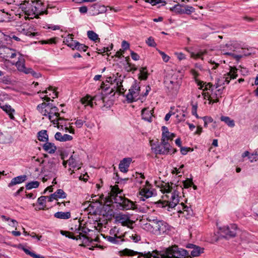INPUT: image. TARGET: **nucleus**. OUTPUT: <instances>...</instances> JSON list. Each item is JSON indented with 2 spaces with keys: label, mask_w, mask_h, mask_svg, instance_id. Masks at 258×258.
<instances>
[{
  "label": "nucleus",
  "mask_w": 258,
  "mask_h": 258,
  "mask_svg": "<svg viewBox=\"0 0 258 258\" xmlns=\"http://www.w3.org/2000/svg\"><path fill=\"white\" fill-rule=\"evenodd\" d=\"M111 192H108V195H110V198L108 197L105 198L107 201L109 202L114 203L117 204V206L119 205V208H118L117 210H136L135 207L134 203L126 199H122L121 197H118L117 195L114 196V194H118L120 193L119 188L117 185L114 186L110 185Z\"/></svg>",
  "instance_id": "f257e3e1"
},
{
  "label": "nucleus",
  "mask_w": 258,
  "mask_h": 258,
  "mask_svg": "<svg viewBox=\"0 0 258 258\" xmlns=\"http://www.w3.org/2000/svg\"><path fill=\"white\" fill-rule=\"evenodd\" d=\"M89 214L90 215H102L107 220H111L114 218L115 223H120L122 226H125L126 223L130 221V216L128 214L119 213L115 214L114 211H90Z\"/></svg>",
  "instance_id": "f03ea898"
},
{
  "label": "nucleus",
  "mask_w": 258,
  "mask_h": 258,
  "mask_svg": "<svg viewBox=\"0 0 258 258\" xmlns=\"http://www.w3.org/2000/svg\"><path fill=\"white\" fill-rule=\"evenodd\" d=\"M156 258H185L188 256L189 252L177 245L168 248L165 252L161 253L157 250H154Z\"/></svg>",
  "instance_id": "7ed1b4c3"
},
{
  "label": "nucleus",
  "mask_w": 258,
  "mask_h": 258,
  "mask_svg": "<svg viewBox=\"0 0 258 258\" xmlns=\"http://www.w3.org/2000/svg\"><path fill=\"white\" fill-rule=\"evenodd\" d=\"M40 4L38 2H34L25 0L23 3L19 5V9H21L25 15L33 16L35 18H38V16L44 14V11L40 9Z\"/></svg>",
  "instance_id": "20e7f679"
},
{
  "label": "nucleus",
  "mask_w": 258,
  "mask_h": 258,
  "mask_svg": "<svg viewBox=\"0 0 258 258\" xmlns=\"http://www.w3.org/2000/svg\"><path fill=\"white\" fill-rule=\"evenodd\" d=\"M171 184H173L172 183H171ZM165 188V192L166 193L171 192L172 190L173 189V192L172 193L171 198L170 199V201L169 202H167V204L164 205V203H161L159 204V206L161 207L162 208L165 207L167 205H168L169 208H174L177 204L179 202V192L177 191V188L174 189L176 187L178 186V185L175 184L174 186L173 187L172 185H170L169 183H166Z\"/></svg>",
  "instance_id": "39448f33"
},
{
  "label": "nucleus",
  "mask_w": 258,
  "mask_h": 258,
  "mask_svg": "<svg viewBox=\"0 0 258 258\" xmlns=\"http://www.w3.org/2000/svg\"><path fill=\"white\" fill-rule=\"evenodd\" d=\"M152 150L156 155L173 154L177 152V150L172 147H167L163 145L152 144Z\"/></svg>",
  "instance_id": "423d86ee"
},
{
  "label": "nucleus",
  "mask_w": 258,
  "mask_h": 258,
  "mask_svg": "<svg viewBox=\"0 0 258 258\" xmlns=\"http://www.w3.org/2000/svg\"><path fill=\"white\" fill-rule=\"evenodd\" d=\"M237 69L236 68L230 67V70L229 72L227 73L226 75H225L226 76L224 77L221 79H218L217 83L214 85V87L216 89H217L223 85H224L225 83H226L227 84H228L230 80L235 79L237 76Z\"/></svg>",
  "instance_id": "0eeeda50"
},
{
  "label": "nucleus",
  "mask_w": 258,
  "mask_h": 258,
  "mask_svg": "<svg viewBox=\"0 0 258 258\" xmlns=\"http://www.w3.org/2000/svg\"><path fill=\"white\" fill-rule=\"evenodd\" d=\"M140 91V87L137 84L136 81L135 83L132 85L131 88L129 89L128 93L126 95V101L128 103H133L137 100V97Z\"/></svg>",
  "instance_id": "6e6552de"
},
{
  "label": "nucleus",
  "mask_w": 258,
  "mask_h": 258,
  "mask_svg": "<svg viewBox=\"0 0 258 258\" xmlns=\"http://www.w3.org/2000/svg\"><path fill=\"white\" fill-rule=\"evenodd\" d=\"M220 230L227 237H234L236 235L237 226L235 224H231L229 225L224 226L221 227Z\"/></svg>",
  "instance_id": "1a4fd4ad"
},
{
  "label": "nucleus",
  "mask_w": 258,
  "mask_h": 258,
  "mask_svg": "<svg viewBox=\"0 0 258 258\" xmlns=\"http://www.w3.org/2000/svg\"><path fill=\"white\" fill-rule=\"evenodd\" d=\"M123 253L125 255L134 256L136 255L137 254H140L144 257L146 258H156V256H154L155 255L154 251H153L152 252L149 251L148 252H139L138 251H134L133 250L129 249H125L123 250Z\"/></svg>",
  "instance_id": "9d476101"
},
{
  "label": "nucleus",
  "mask_w": 258,
  "mask_h": 258,
  "mask_svg": "<svg viewBox=\"0 0 258 258\" xmlns=\"http://www.w3.org/2000/svg\"><path fill=\"white\" fill-rule=\"evenodd\" d=\"M186 247L192 249L190 251V255L188 254L189 257H196L199 256L202 253L204 252V248L199 246H197L194 244L188 243L186 245Z\"/></svg>",
  "instance_id": "9b49d317"
},
{
  "label": "nucleus",
  "mask_w": 258,
  "mask_h": 258,
  "mask_svg": "<svg viewBox=\"0 0 258 258\" xmlns=\"http://www.w3.org/2000/svg\"><path fill=\"white\" fill-rule=\"evenodd\" d=\"M132 161V159L130 157L123 158L119 164V170L122 172L126 173Z\"/></svg>",
  "instance_id": "f8f14e48"
},
{
  "label": "nucleus",
  "mask_w": 258,
  "mask_h": 258,
  "mask_svg": "<svg viewBox=\"0 0 258 258\" xmlns=\"http://www.w3.org/2000/svg\"><path fill=\"white\" fill-rule=\"evenodd\" d=\"M48 106V108H50L49 111H51V114H53L54 113H56V112H58V108L54 105L52 103H45L43 102L38 104L37 106V110L42 111V108H45V107Z\"/></svg>",
  "instance_id": "ddd939ff"
},
{
  "label": "nucleus",
  "mask_w": 258,
  "mask_h": 258,
  "mask_svg": "<svg viewBox=\"0 0 258 258\" xmlns=\"http://www.w3.org/2000/svg\"><path fill=\"white\" fill-rule=\"evenodd\" d=\"M27 176L26 175H20L13 178L11 182L9 183L8 186L11 187L12 186L17 184L21 183L24 182L27 179Z\"/></svg>",
  "instance_id": "4468645a"
},
{
  "label": "nucleus",
  "mask_w": 258,
  "mask_h": 258,
  "mask_svg": "<svg viewBox=\"0 0 258 258\" xmlns=\"http://www.w3.org/2000/svg\"><path fill=\"white\" fill-rule=\"evenodd\" d=\"M43 149L49 154H53L57 149L56 146L54 143L46 142V143L42 146Z\"/></svg>",
  "instance_id": "2eb2a0df"
},
{
  "label": "nucleus",
  "mask_w": 258,
  "mask_h": 258,
  "mask_svg": "<svg viewBox=\"0 0 258 258\" xmlns=\"http://www.w3.org/2000/svg\"><path fill=\"white\" fill-rule=\"evenodd\" d=\"M159 227L158 232V235H160L164 233H168L169 231V226L165 222L161 220L159 221Z\"/></svg>",
  "instance_id": "dca6fc26"
},
{
  "label": "nucleus",
  "mask_w": 258,
  "mask_h": 258,
  "mask_svg": "<svg viewBox=\"0 0 258 258\" xmlns=\"http://www.w3.org/2000/svg\"><path fill=\"white\" fill-rule=\"evenodd\" d=\"M0 107L8 114L11 119L14 120L15 117L13 115V113L15 112L14 109L12 108L11 106L8 104L0 105Z\"/></svg>",
  "instance_id": "f3484780"
},
{
  "label": "nucleus",
  "mask_w": 258,
  "mask_h": 258,
  "mask_svg": "<svg viewBox=\"0 0 258 258\" xmlns=\"http://www.w3.org/2000/svg\"><path fill=\"white\" fill-rule=\"evenodd\" d=\"M139 79L140 80H147L149 75L147 67H141L139 69Z\"/></svg>",
  "instance_id": "a211bd4d"
},
{
  "label": "nucleus",
  "mask_w": 258,
  "mask_h": 258,
  "mask_svg": "<svg viewBox=\"0 0 258 258\" xmlns=\"http://www.w3.org/2000/svg\"><path fill=\"white\" fill-rule=\"evenodd\" d=\"M113 83L116 84V86L114 87V89L116 88V91L118 93L119 95L123 94L124 89L122 88L123 86L121 80L115 78L113 79Z\"/></svg>",
  "instance_id": "6ab92c4d"
},
{
  "label": "nucleus",
  "mask_w": 258,
  "mask_h": 258,
  "mask_svg": "<svg viewBox=\"0 0 258 258\" xmlns=\"http://www.w3.org/2000/svg\"><path fill=\"white\" fill-rule=\"evenodd\" d=\"M37 139L41 142L48 141V135L46 130H42L37 133Z\"/></svg>",
  "instance_id": "aec40b11"
},
{
  "label": "nucleus",
  "mask_w": 258,
  "mask_h": 258,
  "mask_svg": "<svg viewBox=\"0 0 258 258\" xmlns=\"http://www.w3.org/2000/svg\"><path fill=\"white\" fill-rule=\"evenodd\" d=\"M142 118L149 122L152 121V113L150 110L147 108H144L142 110Z\"/></svg>",
  "instance_id": "412c9836"
},
{
  "label": "nucleus",
  "mask_w": 258,
  "mask_h": 258,
  "mask_svg": "<svg viewBox=\"0 0 258 258\" xmlns=\"http://www.w3.org/2000/svg\"><path fill=\"white\" fill-rule=\"evenodd\" d=\"M20 55L15 66L19 71L22 72L25 69V59L21 54H20Z\"/></svg>",
  "instance_id": "4be33fe9"
},
{
  "label": "nucleus",
  "mask_w": 258,
  "mask_h": 258,
  "mask_svg": "<svg viewBox=\"0 0 258 258\" xmlns=\"http://www.w3.org/2000/svg\"><path fill=\"white\" fill-rule=\"evenodd\" d=\"M195 9L190 6L182 5L181 14L189 15L195 12Z\"/></svg>",
  "instance_id": "5701e85b"
},
{
  "label": "nucleus",
  "mask_w": 258,
  "mask_h": 258,
  "mask_svg": "<svg viewBox=\"0 0 258 258\" xmlns=\"http://www.w3.org/2000/svg\"><path fill=\"white\" fill-rule=\"evenodd\" d=\"M54 216L56 218L61 219H68L71 217V213L70 212H57L54 214Z\"/></svg>",
  "instance_id": "b1692460"
},
{
  "label": "nucleus",
  "mask_w": 258,
  "mask_h": 258,
  "mask_svg": "<svg viewBox=\"0 0 258 258\" xmlns=\"http://www.w3.org/2000/svg\"><path fill=\"white\" fill-rule=\"evenodd\" d=\"M1 218L3 221L10 222L9 225L13 227L16 228L18 225V223L16 220L11 219L10 218L8 217L5 215L1 216Z\"/></svg>",
  "instance_id": "393cba45"
},
{
  "label": "nucleus",
  "mask_w": 258,
  "mask_h": 258,
  "mask_svg": "<svg viewBox=\"0 0 258 258\" xmlns=\"http://www.w3.org/2000/svg\"><path fill=\"white\" fill-rule=\"evenodd\" d=\"M220 119L221 121H224L229 127H233L235 126L234 121L228 116H222Z\"/></svg>",
  "instance_id": "a878e982"
},
{
  "label": "nucleus",
  "mask_w": 258,
  "mask_h": 258,
  "mask_svg": "<svg viewBox=\"0 0 258 258\" xmlns=\"http://www.w3.org/2000/svg\"><path fill=\"white\" fill-rule=\"evenodd\" d=\"M170 139V137L169 136H162L161 142H156V143H154L153 144L163 145L167 147H172L168 142V140Z\"/></svg>",
  "instance_id": "bb28decb"
},
{
  "label": "nucleus",
  "mask_w": 258,
  "mask_h": 258,
  "mask_svg": "<svg viewBox=\"0 0 258 258\" xmlns=\"http://www.w3.org/2000/svg\"><path fill=\"white\" fill-rule=\"evenodd\" d=\"M230 46L231 47H233L234 50L235 51L237 49H243L244 47V44L241 41H230Z\"/></svg>",
  "instance_id": "cd10ccee"
},
{
  "label": "nucleus",
  "mask_w": 258,
  "mask_h": 258,
  "mask_svg": "<svg viewBox=\"0 0 258 258\" xmlns=\"http://www.w3.org/2000/svg\"><path fill=\"white\" fill-rule=\"evenodd\" d=\"M22 249L27 254L29 255L33 258H45L44 256L36 254L33 251H30L29 249L25 247H23Z\"/></svg>",
  "instance_id": "c85d7f7f"
},
{
  "label": "nucleus",
  "mask_w": 258,
  "mask_h": 258,
  "mask_svg": "<svg viewBox=\"0 0 258 258\" xmlns=\"http://www.w3.org/2000/svg\"><path fill=\"white\" fill-rule=\"evenodd\" d=\"M101 87L105 95L111 94L112 92L114 91V88H112L111 90L109 91L110 86L107 84H105L104 83H103L101 85Z\"/></svg>",
  "instance_id": "c756f323"
},
{
  "label": "nucleus",
  "mask_w": 258,
  "mask_h": 258,
  "mask_svg": "<svg viewBox=\"0 0 258 258\" xmlns=\"http://www.w3.org/2000/svg\"><path fill=\"white\" fill-rule=\"evenodd\" d=\"M32 29L33 28H29L28 29H22V30L20 32L21 33L25 35L29 36L30 37H33L37 35V33L32 32L30 30H32Z\"/></svg>",
  "instance_id": "7c9ffc66"
},
{
  "label": "nucleus",
  "mask_w": 258,
  "mask_h": 258,
  "mask_svg": "<svg viewBox=\"0 0 258 258\" xmlns=\"http://www.w3.org/2000/svg\"><path fill=\"white\" fill-rule=\"evenodd\" d=\"M182 5L176 4L170 9L172 12L175 13L177 14L181 15Z\"/></svg>",
  "instance_id": "2f4dec72"
},
{
  "label": "nucleus",
  "mask_w": 258,
  "mask_h": 258,
  "mask_svg": "<svg viewBox=\"0 0 258 258\" xmlns=\"http://www.w3.org/2000/svg\"><path fill=\"white\" fill-rule=\"evenodd\" d=\"M87 36L90 40L93 41H96L97 40L99 39L98 35L92 30H89L87 32Z\"/></svg>",
  "instance_id": "473e14b6"
},
{
  "label": "nucleus",
  "mask_w": 258,
  "mask_h": 258,
  "mask_svg": "<svg viewBox=\"0 0 258 258\" xmlns=\"http://www.w3.org/2000/svg\"><path fill=\"white\" fill-rule=\"evenodd\" d=\"M60 233L62 235H64L66 236V237L69 238H71V239H76V240H78L80 238V236H74L73 235V233L69 232V231H60Z\"/></svg>",
  "instance_id": "72a5a7b5"
},
{
  "label": "nucleus",
  "mask_w": 258,
  "mask_h": 258,
  "mask_svg": "<svg viewBox=\"0 0 258 258\" xmlns=\"http://www.w3.org/2000/svg\"><path fill=\"white\" fill-rule=\"evenodd\" d=\"M39 184L40 183L38 181H32L31 182H28L26 185V188L29 190L33 188H37L39 186Z\"/></svg>",
  "instance_id": "f704fd0d"
},
{
  "label": "nucleus",
  "mask_w": 258,
  "mask_h": 258,
  "mask_svg": "<svg viewBox=\"0 0 258 258\" xmlns=\"http://www.w3.org/2000/svg\"><path fill=\"white\" fill-rule=\"evenodd\" d=\"M57 37H53L51 38L50 39H47V40H41L40 42L41 44H56L57 41Z\"/></svg>",
  "instance_id": "c9c22d12"
},
{
  "label": "nucleus",
  "mask_w": 258,
  "mask_h": 258,
  "mask_svg": "<svg viewBox=\"0 0 258 258\" xmlns=\"http://www.w3.org/2000/svg\"><path fill=\"white\" fill-rule=\"evenodd\" d=\"M74 232L76 233L79 234L78 236H80V238H81V237H83L84 239H86L88 241L91 242L92 241V240H90V238H89L88 237L81 235L80 225H75L74 227Z\"/></svg>",
  "instance_id": "e433bc0d"
},
{
  "label": "nucleus",
  "mask_w": 258,
  "mask_h": 258,
  "mask_svg": "<svg viewBox=\"0 0 258 258\" xmlns=\"http://www.w3.org/2000/svg\"><path fill=\"white\" fill-rule=\"evenodd\" d=\"M225 89V87L222 88L217 89L215 92H212V98H219L221 97V95L223 93V91Z\"/></svg>",
  "instance_id": "4c0bfd02"
},
{
  "label": "nucleus",
  "mask_w": 258,
  "mask_h": 258,
  "mask_svg": "<svg viewBox=\"0 0 258 258\" xmlns=\"http://www.w3.org/2000/svg\"><path fill=\"white\" fill-rule=\"evenodd\" d=\"M76 45L75 46L77 47L76 49L79 51H86L87 49L88 48V46L84 44L80 43L79 42H76Z\"/></svg>",
  "instance_id": "58836bf2"
},
{
  "label": "nucleus",
  "mask_w": 258,
  "mask_h": 258,
  "mask_svg": "<svg viewBox=\"0 0 258 258\" xmlns=\"http://www.w3.org/2000/svg\"><path fill=\"white\" fill-rule=\"evenodd\" d=\"M183 186L185 188H188L189 187H191L193 184L192 179V178H187L186 180H183Z\"/></svg>",
  "instance_id": "ea45409f"
},
{
  "label": "nucleus",
  "mask_w": 258,
  "mask_h": 258,
  "mask_svg": "<svg viewBox=\"0 0 258 258\" xmlns=\"http://www.w3.org/2000/svg\"><path fill=\"white\" fill-rule=\"evenodd\" d=\"M223 54L228 56H231L233 58H235L236 60L238 61L240 58L242 57V55H237L235 54L232 52L226 51L224 52V50H223Z\"/></svg>",
  "instance_id": "a19ab883"
},
{
  "label": "nucleus",
  "mask_w": 258,
  "mask_h": 258,
  "mask_svg": "<svg viewBox=\"0 0 258 258\" xmlns=\"http://www.w3.org/2000/svg\"><path fill=\"white\" fill-rule=\"evenodd\" d=\"M55 193L59 199H64L67 197V194L61 189H57Z\"/></svg>",
  "instance_id": "79ce46f5"
},
{
  "label": "nucleus",
  "mask_w": 258,
  "mask_h": 258,
  "mask_svg": "<svg viewBox=\"0 0 258 258\" xmlns=\"http://www.w3.org/2000/svg\"><path fill=\"white\" fill-rule=\"evenodd\" d=\"M115 176L113 179L115 180V183L118 184H121L123 181H126L128 178H121L119 176L117 173H114Z\"/></svg>",
  "instance_id": "37998d69"
},
{
  "label": "nucleus",
  "mask_w": 258,
  "mask_h": 258,
  "mask_svg": "<svg viewBox=\"0 0 258 258\" xmlns=\"http://www.w3.org/2000/svg\"><path fill=\"white\" fill-rule=\"evenodd\" d=\"M2 83L6 85H11L12 83L11 78L9 76H4L2 78Z\"/></svg>",
  "instance_id": "c03bdc74"
},
{
  "label": "nucleus",
  "mask_w": 258,
  "mask_h": 258,
  "mask_svg": "<svg viewBox=\"0 0 258 258\" xmlns=\"http://www.w3.org/2000/svg\"><path fill=\"white\" fill-rule=\"evenodd\" d=\"M47 166L48 168V169H47V171L49 172H52L55 169V163L53 161L49 160L47 163Z\"/></svg>",
  "instance_id": "a18cd8bd"
},
{
  "label": "nucleus",
  "mask_w": 258,
  "mask_h": 258,
  "mask_svg": "<svg viewBox=\"0 0 258 258\" xmlns=\"http://www.w3.org/2000/svg\"><path fill=\"white\" fill-rule=\"evenodd\" d=\"M161 220H158V221L152 223L153 226V234L158 235L159 227V221Z\"/></svg>",
  "instance_id": "49530a36"
},
{
  "label": "nucleus",
  "mask_w": 258,
  "mask_h": 258,
  "mask_svg": "<svg viewBox=\"0 0 258 258\" xmlns=\"http://www.w3.org/2000/svg\"><path fill=\"white\" fill-rule=\"evenodd\" d=\"M68 164L70 166L75 168L77 167V163L76 162V159L74 157L73 155H72L69 159L68 160Z\"/></svg>",
  "instance_id": "de8ad7c7"
},
{
  "label": "nucleus",
  "mask_w": 258,
  "mask_h": 258,
  "mask_svg": "<svg viewBox=\"0 0 258 258\" xmlns=\"http://www.w3.org/2000/svg\"><path fill=\"white\" fill-rule=\"evenodd\" d=\"M249 159L251 162L256 161L258 159V148L255 150L254 153L251 154L249 157Z\"/></svg>",
  "instance_id": "09e8293b"
},
{
  "label": "nucleus",
  "mask_w": 258,
  "mask_h": 258,
  "mask_svg": "<svg viewBox=\"0 0 258 258\" xmlns=\"http://www.w3.org/2000/svg\"><path fill=\"white\" fill-rule=\"evenodd\" d=\"M146 43L151 47H155L156 43L152 37H149L146 40Z\"/></svg>",
  "instance_id": "8fccbe9b"
},
{
  "label": "nucleus",
  "mask_w": 258,
  "mask_h": 258,
  "mask_svg": "<svg viewBox=\"0 0 258 258\" xmlns=\"http://www.w3.org/2000/svg\"><path fill=\"white\" fill-rule=\"evenodd\" d=\"M42 109V112L41 110H38V111L43 116H47L48 114H51V111H49L50 108H48V106L43 108Z\"/></svg>",
  "instance_id": "3c124183"
},
{
  "label": "nucleus",
  "mask_w": 258,
  "mask_h": 258,
  "mask_svg": "<svg viewBox=\"0 0 258 258\" xmlns=\"http://www.w3.org/2000/svg\"><path fill=\"white\" fill-rule=\"evenodd\" d=\"M143 229L146 231H148L153 233V226L152 223H146L143 225Z\"/></svg>",
  "instance_id": "603ef678"
},
{
  "label": "nucleus",
  "mask_w": 258,
  "mask_h": 258,
  "mask_svg": "<svg viewBox=\"0 0 258 258\" xmlns=\"http://www.w3.org/2000/svg\"><path fill=\"white\" fill-rule=\"evenodd\" d=\"M203 95L209 97V100H210V102H212V103H217L219 102V98H212V97H210L208 93H203Z\"/></svg>",
  "instance_id": "864d4df0"
},
{
  "label": "nucleus",
  "mask_w": 258,
  "mask_h": 258,
  "mask_svg": "<svg viewBox=\"0 0 258 258\" xmlns=\"http://www.w3.org/2000/svg\"><path fill=\"white\" fill-rule=\"evenodd\" d=\"M48 200L47 196H41L37 200L38 203L41 206H43L44 204L46 203V200Z\"/></svg>",
  "instance_id": "5fc2aeb1"
},
{
  "label": "nucleus",
  "mask_w": 258,
  "mask_h": 258,
  "mask_svg": "<svg viewBox=\"0 0 258 258\" xmlns=\"http://www.w3.org/2000/svg\"><path fill=\"white\" fill-rule=\"evenodd\" d=\"M48 90L49 91H53V93L54 94V96H52L53 98H55L58 97V93L56 92L55 91H54L53 88L52 86H49L47 88H46L44 91H42V93L46 94L47 93V90Z\"/></svg>",
  "instance_id": "6e6d98bb"
},
{
  "label": "nucleus",
  "mask_w": 258,
  "mask_h": 258,
  "mask_svg": "<svg viewBox=\"0 0 258 258\" xmlns=\"http://www.w3.org/2000/svg\"><path fill=\"white\" fill-rule=\"evenodd\" d=\"M223 49H222L223 52L224 50V52H226V51L231 52V51H235L234 48H233V47H231L230 43L229 44H225V45L224 46H223Z\"/></svg>",
  "instance_id": "4d7b16f0"
},
{
  "label": "nucleus",
  "mask_w": 258,
  "mask_h": 258,
  "mask_svg": "<svg viewBox=\"0 0 258 258\" xmlns=\"http://www.w3.org/2000/svg\"><path fill=\"white\" fill-rule=\"evenodd\" d=\"M175 117L178 122H179L185 120V114L183 112L180 113L179 114H177Z\"/></svg>",
  "instance_id": "13d9d810"
},
{
  "label": "nucleus",
  "mask_w": 258,
  "mask_h": 258,
  "mask_svg": "<svg viewBox=\"0 0 258 258\" xmlns=\"http://www.w3.org/2000/svg\"><path fill=\"white\" fill-rule=\"evenodd\" d=\"M66 41H67V42L68 43V46L72 48L73 49H76L77 47H76L75 46L76 44V42H78L77 41L71 40V41L69 42V41L67 39H66Z\"/></svg>",
  "instance_id": "bf43d9fd"
},
{
  "label": "nucleus",
  "mask_w": 258,
  "mask_h": 258,
  "mask_svg": "<svg viewBox=\"0 0 258 258\" xmlns=\"http://www.w3.org/2000/svg\"><path fill=\"white\" fill-rule=\"evenodd\" d=\"M162 136H169L170 132L168 131V128L167 127L165 126H163L162 127Z\"/></svg>",
  "instance_id": "052dcab7"
},
{
  "label": "nucleus",
  "mask_w": 258,
  "mask_h": 258,
  "mask_svg": "<svg viewBox=\"0 0 258 258\" xmlns=\"http://www.w3.org/2000/svg\"><path fill=\"white\" fill-rule=\"evenodd\" d=\"M121 47L123 49V51L126 50L130 48V44L127 41L123 40L122 42Z\"/></svg>",
  "instance_id": "680f3d73"
},
{
  "label": "nucleus",
  "mask_w": 258,
  "mask_h": 258,
  "mask_svg": "<svg viewBox=\"0 0 258 258\" xmlns=\"http://www.w3.org/2000/svg\"><path fill=\"white\" fill-rule=\"evenodd\" d=\"M202 90H203L204 91L211 90V92H213L214 90L213 88V84L211 83L206 84L205 89H203Z\"/></svg>",
  "instance_id": "e2e57ef3"
},
{
  "label": "nucleus",
  "mask_w": 258,
  "mask_h": 258,
  "mask_svg": "<svg viewBox=\"0 0 258 258\" xmlns=\"http://www.w3.org/2000/svg\"><path fill=\"white\" fill-rule=\"evenodd\" d=\"M180 152L181 154L183 155H185L187 154L188 152L190 150V148H187L185 147H181L180 148Z\"/></svg>",
  "instance_id": "0e129e2a"
},
{
  "label": "nucleus",
  "mask_w": 258,
  "mask_h": 258,
  "mask_svg": "<svg viewBox=\"0 0 258 258\" xmlns=\"http://www.w3.org/2000/svg\"><path fill=\"white\" fill-rule=\"evenodd\" d=\"M73 139V137L71 135L68 134H64L63 135L62 141L66 142L69 141H71Z\"/></svg>",
  "instance_id": "69168bd1"
},
{
  "label": "nucleus",
  "mask_w": 258,
  "mask_h": 258,
  "mask_svg": "<svg viewBox=\"0 0 258 258\" xmlns=\"http://www.w3.org/2000/svg\"><path fill=\"white\" fill-rule=\"evenodd\" d=\"M48 202H52L54 200H57L58 198L56 197V195L55 192L53 194H51L49 196H47Z\"/></svg>",
  "instance_id": "338daca9"
},
{
  "label": "nucleus",
  "mask_w": 258,
  "mask_h": 258,
  "mask_svg": "<svg viewBox=\"0 0 258 258\" xmlns=\"http://www.w3.org/2000/svg\"><path fill=\"white\" fill-rule=\"evenodd\" d=\"M159 52H160V54L161 55V56H162V58L163 60L165 62H167V61H169L170 57L168 55H166L163 51H160Z\"/></svg>",
  "instance_id": "774afa93"
}]
</instances>
